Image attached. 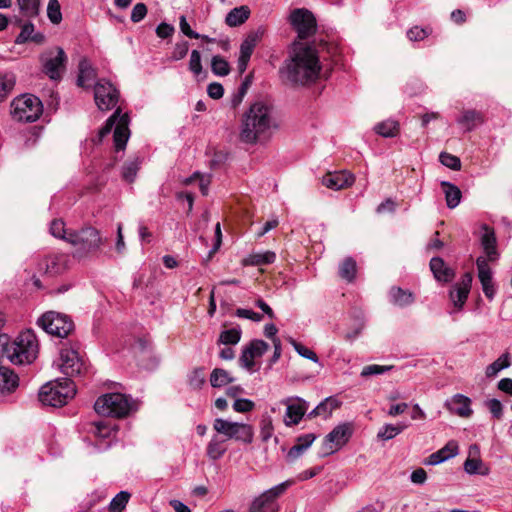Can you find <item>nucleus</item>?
<instances>
[{
  "label": "nucleus",
  "instance_id": "nucleus-1",
  "mask_svg": "<svg viewBox=\"0 0 512 512\" xmlns=\"http://www.w3.org/2000/svg\"><path fill=\"white\" fill-rule=\"evenodd\" d=\"M275 126L272 107L264 101H256L242 116L240 140L247 144H255Z\"/></svg>",
  "mask_w": 512,
  "mask_h": 512
},
{
  "label": "nucleus",
  "instance_id": "nucleus-2",
  "mask_svg": "<svg viewBox=\"0 0 512 512\" xmlns=\"http://www.w3.org/2000/svg\"><path fill=\"white\" fill-rule=\"evenodd\" d=\"M39 343L34 331L21 332L14 341L7 334H0V354L14 365L32 363L38 355Z\"/></svg>",
  "mask_w": 512,
  "mask_h": 512
},
{
  "label": "nucleus",
  "instance_id": "nucleus-3",
  "mask_svg": "<svg viewBox=\"0 0 512 512\" xmlns=\"http://www.w3.org/2000/svg\"><path fill=\"white\" fill-rule=\"evenodd\" d=\"M320 70L321 66L317 52L309 46L296 51L295 55L285 66L287 79L293 84L300 85H306L316 81Z\"/></svg>",
  "mask_w": 512,
  "mask_h": 512
},
{
  "label": "nucleus",
  "instance_id": "nucleus-4",
  "mask_svg": "<svg viewBox=\"0 0 512 512\" xmlns=\"http://www.w3.org/2000/svg\"><path fill=\"white\" fill-rule=\"evenodd\" d=\"M76 393L75 385L69 378L57 379L44 384L39 391L42 404L61 407Z\"/></svg>",
  "mask_w": 512,
  "mask_h": 512
},
{
  "label": "nucleus",
  "instance_id": "nucleus-5",
  "mask_svg": "<svg viewBox=\"0 0 512 512\" xmlns=\"http://www.w3.org/2000/svg\"><path fill=\"white\" fill-rule=\"evenodd\" d=\"M68 243L76 247V252L79 255L84 256L98 251L104 244V240L99 230L87 226L77 231H70Z\"/></svg>",
  "mask_w": 512,
  "mask_h": 512
},
{
  "label": "nucleus",
  "instance_id": "nucleus-6",
  "mask_svg": "<svg viewBox=\"0 0 512 512\" xmlns=\"http://www.w3.org/2000/svg\"><path fill=\"white\" fill-rule=\"evenodd\" d=\"M129 116L122 114L118 108L106 121L104 127L99 131V140H102L114 128L113 140L116 151L124 150L130 136Z\"/></svg>",
  "mask_w": 512,
  "mask_h": 512
},
{
  "label": "nucleus",
  "instance_id": "nucleus-7",
  "mask_svg": "<svg viewBox=\"0 0 512 512\" xmlns=\"http://www.w3.org/2000/svg\"><path fill=\"white\" fill-rule=\"evenodd\" d=\"M130 399L121 393H108L99 397L95 404V411L103 416L122 418L131 410Z\"/></svg>",
  "mask_w": 512,
  "mask_h": 512
},
{
  "label": "nucleus",
  "instance_id": "nucleus-8",
  "mask_svg": "<svg viewBox=\"0 0 512 512\" xmlns=\"http://www.w3.org/2000/svg\"><path fill=\"white\" fill-rule=\"evenodd\" d=\"M43 112L40 99L31 94H24L15 98L11 103V115L19 122H34Z\"/></svg>",
  "mask_w": 512,
  "mask_h": 512
},
{
  "label": "nucleus",
  "instance_id": "nucleus-9",
  "mask_svg": "<svg viewBox=\"0 0 512 512\" xmlns=\"http://www.w3.org/2000/svg\"><path fill=\"white\" fill-rule=\"evenodd\" d=\"M213 429L226 440L234 439L246 444L253 442V427L246 423L232 422L223 418H216L213 421Z\"/></svg>",
  "mask_w": 512,
  "mask_h": 512
},
{
  "label": "nucleus",
  "instance_id": "nucleus-10",
  "mask_svg": "<svg viewBox=\"0 0 512 512\" xmlns=\"http://www.w3.org/2000/svg\"><path fill=\"white\" fill-rule=\"evenodd\" d=\"M42 71L51 80L59 81L66 69L67 56L60 47H55L40 55Z\"/></svg>",
  "mask_w": 512,
  "mask_h": 512
},
{
  "label": "nucleus",
  "instance_id": "nucleus-11",
  "mask_svg": "<svg viewBox=\"0 0 512 512\" xmlns=\"http://www.w3.org/2000/svg\"><path fill=\"white\" fill-rule=\"evenodd\" d=\"M37 323L45 332L59 338L67 337L74 329V324L67 315L54 311L44 313Z\"/></svg>",
  "mask_w": 512,
  "mask_h": 512
},
{
  "label": "nucleus",
  "instance_id": "nucleus-12",
  "mask_svg": "<svg viewBox=\"0 0 512 512\" xmlns=\"http://www.w3.org/2000/svg\"><path fill=\"white\" fill-rule=\"evenodd\" d=\"M290 485V481H285L264 491L252 501L248 512H278L277 499L285 493Z\"/></svg>",
  "mask_w": 512,
  "mask_h": 512
},
{
  "label": "nucleus",
  "instance_id": "nucleus-13",
  "mask_svg": "<svg viewBox=\"0 0 512 512\" xmlns=\"http://www.w3.org/2000/svg\"><path fill=\"white\" fill-rule=\"evenodd\" d=\"M353 434L351 423H342L337 425L328 433L322 443L320 456L326 457L339 451L349 441Z\"/></svg>",
  "mask_w": 512,
  "mask_h": 512
},
{
  "label": "nucleus",
  "instance_id": "nucleus-14",
  "mask_svg": "<svg viewBox=\"0 0 512 512\" xmlns=\"http://www.w3.org/2000/svg\"><path fill=\"white\" fill-rule=\"evenodd\" d=\"M290 23L300 39H307L317 30V22L313 13L305 8L294 9L290 14Z\"/></svg>",
  "mask_w": 512,
  "mask_h": 512
},
{
  "label": "nucleus",
  "instance_id": "nucleus-15",
  "mask_svg": "<svg viewBox=\"0 0 512 512\" xmlns=\"http://www.w3.org/2000/svg\"><path fill=\"white\" fill-rule=\"evenodd\" d=\"M94 99L100 110H111L118 103L119 91L111 82L100 79L94 86Z\"/></svg>",
  "mask_w": 512,
  "mask_h": 512
},
{
  "label": "nucleus",
  "instance_id": "nucleus-16",
  "mask_svg": "<svg viewBox=\"0 0 512 512\" xmlns=\"http://www.w3.org/2000/svg\"><path fill=\"white\" fill-rule=\"evenodd\" d=\"M61 371L67 376H76L86 370V364L74 348H63L60 353Z\"/></svg>",
  "mask_w": 512,
  "mask_h": 512
},
{
  "label": "nucleus",
  "instance_id": "nucleus-17",
  "mask_svg": "<svg viewBox=\"0 0 512 512\" xmlns=\"http://www.w3.org/2000/svg\"><path fill=\"white\" fill-rule=\"evenodd\" d=\"M476 266L478 270V279L481 283L483 293L489 301H493L497 292V287L493 280V272L485 257H478L476 260Z\"/></svg>",
  "mask_w": 512,
  "mask_h": 512
},
{
  "label": "nucleus",
  "instance_id": "nucleus-18",
  "mask_svg": "<svg viewBox=\"0 0 512 512\" xmlns=\"http://www.w3.org/2000/svg\"><path fill=\"white\" fill-rule=\"evenodd\" d=\"M269 348V345L263 340H252L242 350L239 363L244 369L251 371L254 367V359L261 357Z\"/></svg>",
  "mask_w": 512,
  "mask_h": 512
},
{
  "label": "nucleus",
  "instance_id": "nucleus-19",
  "mask_svg": "<svg viewBox=\"0 0 512 512\" xmlns=\"http://www.w3.org/2000/svg\"><path fill=\"white\" fill-rule=\"evenodd\" d=\"M286 405L284 422L287 426L298 424L307 411L306 401L299 397H289L282 401Z\"/></svg>",
  "mask_w": 512,
  "mask_h": 512
},
{
  "label": "nucleus",
  "instance_id": "nucleus-20",
  "mask_svg": "<svg viewBox=\"0 0 512 512\" xmlns=\"http://www.w3.org/2000/svg\"><path fill=\"white\" fill-rule=\"evenodd\" d=\"M355 181V176L346 171L328 172L322 177L321 183L323 186L332 190H341L351 186Z\"/></svg>",
  "mask_w": 512,
  "mask_h": 512
},
{
  "label": "nucleus",
  "instance_id": "nucleus-21",
  "mask_svg": "<svg viewBox=\"0 0 512 512\" xmlns=\"http://www.w3.org/2000/svg\"><path fill=\"white\" fill-rule=\"evenodd\" d=\"M480 449L476 444L469 447V456L464 462V470L469 475L479 474L487 476L490 469L486 466L479 457Z\"/></svg>",
  "mask_w": 512,
  "mask_h": 512
},
{
  "label": "nucleus",
  "instance_id": "nucleus-22",
  "mask_svg": "<svg viewBox=\"0 0 512 512\" xmlns=\"http://www.w3.org/2000/svg\"><path fill=\"white\" fill-rule=\"evenodd\" d=\"M444 406L451 413L463 418H468L473 413L471 399L463 394L453 395L445 401Z\"/></svg>",
  "mask_w": 512,
  "mask_h": 512
},
{
  "label": "nucleus",
  "instance_id": "nucleus-23",
  "mask_svg": "<svg viewBox=\"0 0 512 512\" xmlns=\"http://www.w3.org/2000/svg\"><path fill=\"white\" fill-rule=\"evenodd\" d=\"M457 454L458 444L456 441L451 440L440 450L429 455L425 463L428 465H438L445 462L446 460H449L450 458L455 457Z\"/></svg>",
  "mask_w": 512,
  "mask_h": 512
},
{
  "label": "nucleus",
  "instance_id": "nucleus-24",
  "mask_svg": "<svg viewBox=\"0 0 512 512\" xmlns=\"http://www.w3.org/2000/svg\"><path fill=\"white\" fill-rule=\"evenodd\" d=\"M496 236L494 233V230L484 226V233L481 237V246L484 250V253L486 254L487 258H485L488 261H496L498 259V252L496 249Z\"/></svg>",
  "mask_w": 512,
  "mask_h": 512
},
{
  "label": "nucleus",
  "instance_id": "nucleus-25",
  "mask_svg": "<svg viewBox=\"0 0 512 512\" xmlns=\"http://www.w3.org/2000/svg\"><path fill=\"white\" fill-rule=\"evenodd\" d=\"M389 300L397 307H407L414 303L415 296L410 290L402 289L401 287L393 286L389 290Z\"/></svg>",
  "mask_w": 512,
  "mask_h": 512
},
{
  "label": "nucleus",
  "instance_id": "nucleus-26",
  "mask_svg": "<svg viewBox=\"0 0 512 512\" xmlns=\"http://www.w3.org/2000/svg\"><path fill=\"white\" fill-rule=\"evenodd\" d=\"M483 122V114L477 110H464L461 116L457 119V123L462 126L464 132L473 131Z\"/></svg>",
  "mask_w": 512,
  "mask_h": 512
},
{
  "label": "nucleus",
  "instance_id": "nucleus-27",
  "mask_svg": "<svg viewBox=\"0 0 512 512\" xmlns=\"http://www.w3.org/2000/svg\"><path fill=\"white\" fill-rule=\"evenodd\" d=\"M227 441L218 433L213 435L206 448L207 456L214 461L220 459L227 451Z\"/></svg>",
  "mask_w": 512,
  "mask_h": 512
},
{
  "label": "nucleus",
  "instance_id": "nucleus-28",
  "mask_svg": "<svg viewBox=\"0 0 512 512\" xmlns=\"http://www.w3.org/2000/svg\"><path fill=\"white\" fill-rule=\"evenodd\" d=\"M430 269L438 281L449 282L454 277L453 270L447 267L440 257H433L430 260Z\"/></svg>",
  "mask_w": 512,
  "mask_h": 512
},
{
  "label": "nucleus",
  "instance_id": "nucleus-29",
  "mask_svg": "<svg viewBox=\"0 0 512 512\" xmlns=\"http://www.w3.org/2000/svg\"><path fill=\"white\" fill-rule=\"evenodd\" d=\"M250 16V9L246 5L233 8L225 18V22L230 27H237L243 24Z\"/></svg>",
  "mask_w": 512,
  "mask_h": 512
},
{
  "label": "nucleus",
  "instance_id": "nucleus-30",
  "mask_svg": "<svg viewBox=\"0 0 512 512\" xmlns=\"http://www.w3.org/2000/svg\"><path fill=\"white\" fill-rule=\"evenodd\" d=\"M79 74L77 78V84L80 87H89L92 80L96 77V72L92 68L91 64L87 59H82L79 62Z\"/></svg>",
  "mask_w": 512,
  "mask_h": 512
},
{
  "label": "nucleus",
  "instance_id": "nucleus-31",
  "mask_svg": "<svg viewBox=\"0 0 512 512\" xmlns=\"http://www.w3.org/2000/svg\"><path fill=\"white\" fill-rule=\"evenodd\" d=\"M441 186L443 188V192L445 194V200L446 204L449 208L453 209L457 207L461 201L462 193L460 189L448 182V181H442Z\"/></svg>",
  "mask_w": 512,
  "mask_h": 512
},
{
  "label": "nucleus",
  "instance_id": "nucleus-32",
  "mask_svg": "<svg viewBox=\"0 0 512 512\" xmlns=\"http://www.w3.org/2000/svg\"><path fill=\"white\" fill-rule=\"evenodd\" d=\"M18 386V376L9 368L0 367V392H11Z\"/></svg>",
  "mask_w": 512,
  "mask_h": 512
},
{
  "label": "nucleus",
  "instance_id": "nucleus-33",
  "mask_svg": "<svg viewBox=\"0 0 512 512\" xmlns=\"http://www.w3.org/2000/svg\"><path fill=\"white\" fill-rule=\"evenodd\" d=\"M510 354L508 352L503 353L499 358H497L493 363L489 364L485 369V375L488 378H493L497 376V374L510 367Z\"/></svg>",
  "mask_w": 512,
  "mask_h": 512
},
{
  "label": "nucleus",
  "instance_id": "nucleus-34",
  "mask_svg": "<svg viewBox=\"0 0 512 512\" xmlns=\"http://www.w3.org/2000/svg\"><path fill=\"white\" fill-rule=\"evenodd\" d=\"M276 255L272 251L253 253L245 260L246 265L259 266L271 264L275 261Z\"/></svg>",
  "mask_w": 512,
  "mask_h": 512
},
{
  "label": "nucleus",
  "instance_id": "nucleus-35",
  "mask_svg": "<svg viewBox=\"0 0 512 512\" xmlns=\"http://www.w3.org/2000/svg\"><path fill=\"white\" fill-rule=\"evenodd\" d=\"M234 382V378L230 374L221 368H215L210 375V383L212 387L220 388L229 383Z\"/></svg>",
  "mask_w": 512,
  "mask_h": 512
},
{
  "label": "nucleus",
  "instance_id": "nucleus-36",
  "mask_svg": "<svg viewBox=\"0 0 512 512\" xmlns=\"http://www.w3.org/2000/svg\"><path fill=\"white\" fill-rule=\"evenodd\" d=\"M374 130L383 137H394L399 132V124L393 120H386L375 125Z\"/></svg>",
  "mask_w": 512,
  "mask_h": 512
},
{
  "label": "nucleus",
  "instance_id": "nucleus-37",
  "mask_svg": "<svg viewBox=\"0 0 512 512\" xmlns=\"http://www.w3.org/2000/svg\"><path fill=\"white\" fill-rule=\"evenodd\" d=\"M408 427L406 423H399L397 425L385 424L377 434V437L382 440H390L400 434L403 430Z\"/></svg>",
  "mask_w": 512,
  "mask_h": 512
},
{
  "label": "nucleus",
  "instance_id": "nucleus-38",
  "mask_svg": "<svg viewBox=\"0 0 512 512\" xmlns=\"http://www.w3.org/2000/svg\"><path fill=\"white\" fill-rule=\"evenodd\" d=\"M339 275L342 279L352 282L356 276V262L352 257H347L339 267Z\"/></svg>",
  "mask_w": 512,
  "mask_h": 512
},
{
  "label": "nucleus",
  "instance_id": "nucleus-39",
  "mask_svg": "<svg viewBox=\"0 0 512 512\" xmlns=\"http://www.w3.org/2000/svg\"><path fill=\"white\" fill-rule=\"evenodd\" d=\"M17 4L25 17H36L39 14L40 0H17Z\"/></svg>",
  "mask_w": 512,
  "mask_h": 512
},
{
  "label": "nucleus",
  "instance_id": "nucleus-40",
  "mask_svg": "<svg viewBox=\"0 0 512 512\" xmlns=\"http://www.w3.org/2000/svg\"><path fill=\"white\" fill-rule=\"evenodd\" d=\"M131 495L127 491H120L113 497L108 506L109 512H122L129 502Z\"/></svg>",
  "mask_w": 512,
  "mask_h": 512
},
{
  "label": "nucleus",
  "instance_id": "nucleus-41",
  "mask_svg": "<svg viewBox=\"0 0 512 512\" xmlns=\"http://www.w3.org/2000/svg\"><path fill=\"white\" fill-rule=\"evenodd\" d=\"M140 167V161L138 158L127 161L122 167V179L126 182L132 183L138 173Z\"/></svg>",
  "mask_w": 512,
  "mask_h": 512
},
{
  "label": "nucleus",
  "instance_id": "nucleus-42",
  "mask_svg": "<svg viewBox=\"0 0 512 512\" xmlns=\"http://www.w3.org/2000/svg\"><path fill=\"white\" fill-rule=\"evenodd\" d=\"M258 40H259L258 33L249 34L241 43L239 56L250 59V57L257 45Z\"/></svg>",
  "mask_w": 512,
  "mask_h": 512
},
{
  "label": "nucleus",
  "instance_id": "nucleus-43",
  "mask_svg": "<svg viewBox=\"0 0 512 512\" xmlns=\"http://www.w3.org/2000/svg\"><path fill=\"white\" fill-rule=\"evenodd\" d=\"M211 70L217 76H226L230 72L229 63L221 56L216 55L211 59Z\"/></svg>",
  "mask_w": 512,
  "mask_h": 512
},
{
  "label": "nucleus",
  "instance_id": "nucleus-44",
  "mask_svg": "<svg viewBox=\"0 0 512 512\" xmlns=\"http://www.w3.org/2000/svg\"><path fill=\"white\" fill-rule=\"evenodd\" d=\"M241 339V329L232 328L220 333L218 342L224 345H235Z\"/></svg>",
  "mask_w": 512,
  "mask_h": 512
},
{
  "label": "nucleus",
  "instance_id": "nucleus-45",
  "mask_svg": "<svg viewBox=\"0 0 512 512\" xmlns=\"http://www.w3.org/2000/svg\"><path fill=\"white\" fill-rule=\"evenodd\" d=\"M47 17L53 24H59L62 21L61 6L58 0H49Z\"/></svg>",
  "mask_w": 512,
  "mask_h": 512
},
{
  "label": "nucleus",
  "instance_id": "nucleus-46",
  "mask_svg": "<svg viewBox=\"0 0 512 512\" xmlns=\"http://www.w3.org/2000/svg\"><path fill=\"white\" fill-rule=\"evenodd\" d=\"M71 230L65 229V223L60 219H54L50 224V233L56 238L68 242L69 232Z\"/></svg>",
  "mask_w": 512,
  "mask_h": 512
},
{
  "label": "nucleus",
  "instance_id": "nucleus-47",
  "mask_svg": "<svg viewBox=\"0 0 512 512\" xmlns=\"http://www.w3.org/2000/svg\"><path fill=\"white\" fill-rule=\"evenodd\" d=\"M469 292L460 288L459 286H455L453 290L450 291V299L453 302L454 306L459 310L463 308L465 302L468 299Z\"/></svg>",
  "mask_w": 512,
  "mask_h": 512
},
{
  "label": "nucleus",
  "instance_id": "nucleus-48",
  "mask_svg": "<svg viewBox=\"0 0 512 512\" xmlns=\"http://www.w3.org/2000/svg\"><path fill=\"white\" fill-rule=\"evenodd\" d=\"M274 427L272 418L269 415H263L260 422V437L262 441L267 442L273 435Z\"/></svg>",
  "mask_w": 512,
  "mask_h": 512
},
{
  "label": "nucleus",
  "instance_id": "nucleus-49",
  "mask_svg": "<svg viewBox=\"0 0 512 512\" xmlns=\"http://www.w3.org/2000/svg\"><path fill=\"white\" fill-rule=\"evenodd\" d=\"M59 261L60 257L57 255H52L46 257L41 265V270L44 269L45 273L48 274H57L61 271V268L59 267Z\"/></svg>",
  "mask_w": 512,
  "mask_h": 512
},
{
  "label": "nucleus",
  "instance_id": "nucleus-50",
  "mask_svg": "<svg viewBox=\"0 0 512 512\" xmlns=\"http://www.w3.org/2000/svg\"><path fill=\"white\" fill-rule=\"evenodd\" d=\"M290 343L300 356H302L303 358L309 359V360L313 361L314 363H319V358L314 351H312L311 349L305 347L304 345H302L301 343H299L293 339L290 340Z\"/></svg>",
  "mask_w": 512,
  "mask_h": 512
},
{
  "label": "nucleus",
  "instance_id": "nucleus-51",
  "mask_svg": "<svg viewBox=\"0 0 512 512\" xmlns=\"http://www.w3.org/2000/svg\"><path fill=\"white\" fill-rule=\"evenodd\" d=\"M439 160L442 165L458 171L461 168V161L457 156H454L452 154H449L447 152H441L439 155Z\"/></svg>",
  "mask_w": 512,
  "mask_h": 512
},
{
  "label": "nucleus",
  "instance_id": "nucleus-52",
  "mask_svg": "<svg viewBox=\"0 0 512 512\" xmlns=\"http://www.w3.org/2000/svg\"><path fill=\"white\" fill-rule=\"evenodd\" d=\"M392 368H393V366H391V365L382 366V365H377V364H371V365H367V366L363 367L360 375L362 377L379 375V374H383L385 372L390 371Z\"/></svg>",
  "mask_w": 512,
  "mask_h": 512
},
{
  "label": "nucleus",
  "instance_id": "nucleus-53",
  "mask_svg": "<svg viewBox=\"0 0 512 512\" xmlns=\"http://www.w3.org/2000/svg\"><path fill=\"white\" fill-rule=\"evenodd\" d=\"M205 383V373L203 368H197L189 376V385L193 389H200Z\"/></svg>",
  "mask_w": 512,
  "mask_h": 512
},
{
  "label": "nucleus",
  "instance_id": "nucleus-54",
  "mask_svg": "<svg viewBox=\"0 0 512 512\" xmlns=\"http://www.w3.org/2000/svg\"><path fill=\"white\" fill-rule=\"evenodd\" d=\"M189 70L198 77L202 73L201 55L198 50H193L190 54Z\"/></svg>",
  "mask_w": 512,
  "mask_h": 512
},
{
  "label": "nucleus",
  "instance_id": "nucleus-55",
  "mask_svg": "<svg viewBox=\"0 0 512 512\" xmlns=\"http://www.w3.org/2000/svg\"><path fill=\"white\" fill-rule=\"evenodd\" d=\"M34 32V25L32 23H26L22 26L21 32L16 37L15 42L17 44H23L32 39Z\"/></svg>",
  "mask_w": 512,
  "mask_h": 512
},
{
  "label": "nucleus",
  "instance_id": "nucleus-56",
  "mask_svg": "<svg viewBox=\"0 0 512 512\" xmlns=\"http://www.w3.org/2000/svg\"><path fill=\"white\" fill-rule=\"evenodd\" d=\"M255 404L253 401L246 398L235 399L233 403V409L236 412L245 413L253 410Z\"/></svg>",
  "mask_w": 512,
  "mask_h": 512
},
{
  "label": "nucleus",
  "instance_id": "nucleus-57",
  "mask_svg": "<svg viewBox=\"0 0 512 512\" xmlns=\"http://www.w3.org/2000/svg\"><path fill=\"white\" fill-rule=\"evenodd\" d=\"M485 406L496 419H500L503 415V406L498 399H489L485 402Z\"/></svg>",
  "mask_w": 512,
  "mask_h": 512
},
{
  "label": "nucleus",
  "instance_id": "nucleus-58",
  "mask_svg": "<svg viewBox=\"0 0 512 512\" xmlns=\"http://www.w3.org/2000/svg\"><path fill=\"white\" fill-rule=\"evenodd\" d=\"M188 50H189L188 42L184 41L181 43H177L173 49L171 59L174 61L183 59L187 55Z\"/></svg>",
  "mask_w": 512,
  "mask_h": 512
},
{
  "label": "nucleus",
  "instance_id": "nucleus-59",
  "mask_svg": "<svg viewBox=\"0 0 512 512\" xmlns=\"http://www.w3.org/2000/svg\"><path fill=\"white\" fill-rule=\"evenodd\" d=\"M147 14V7L144 3H137L131 12V21L138 23L145 18Z\"/></svg>",
  "mask_w": 512,
  "mask_h": 512
},
{
  "label": "nucleus",
  "instance_id": "nucleus-60",
  "mask_svg": "<svg viewBox=\"0 0 512 512\" xmlns=\"http://www.w3.org/2000/svg\"><path fill=\"white\" fill-rule=\"evenodd\" d=\"M236 316H238L240 318L249 319L254 322H260L263 319V315H261L257 312H254L253 310L245 309V308H238L236 310Z\"/></svg>",
  "mask_w": 512,
  "mask_h": 512
},
{
  "label": "nucleus",
  "instance_id": "nucleus-61",
  "mask_svg": "<svg viewBox=\"0 0 512 512\" xmlns=\"http://www.w3.org/2000/svg\"><path fill=\"white\" fill-rule=\"evenodd\" d=\"M179 26H180L181 32L184 35H186L187 37L192 38V39L200 38V34L191 29V27L188 24L186 17L184 15L180 16V18H179Z\"/></svg>",
  "mask_w": 512,
  "mask_h": 512
},
{
  "label": "nucleus",
  "instance_id": "nucleus-62",
  "mask_svg": "<svg viewBox=\"0 0 512 512\" xmlns=\"http://www.w3.org/2000/svg\"><path fill=\"white\" fill-rule=\"evenodd\" d=\"M429 35V32L426 29L419 28L417 26L411 28L407 32V36L411 41H420L425 39Z\"/></svg>",
  "mask_w": 512,
  "mask_h": 512
},
{
  "label": "nucleus",
  "instance_id": "nucleus-63",
  "mask_svg": "<svg viewBox=\"0 0 512 512\" xmlns=\"http://www.w3.org/2000/svg\"><path fill=\"white\" fill-rule=\"evenodd\" d=\"M207 93L213 99H220L224 94V88L220 83L213 82L208 85Z\"/></svg>",
  "mask_w": 512,
  "mask_h": 512
},
{
  "label": "nucleus",
  "instance_id": "nucleus-64",
  "mask_svg": "<svg viewBox=\"0 0 512 512\" xmlns=\"http://www.w3.org/2000/svg\"><path fill=\"white\" fill-rule=\"evenodd\" d=\"M174 32V27L167 23H160L156 28V34L158 37L165 39L170 37Z\"/></svg>",
  "mask_w": 512,
  "mask_h": 512
}]
</instances>
